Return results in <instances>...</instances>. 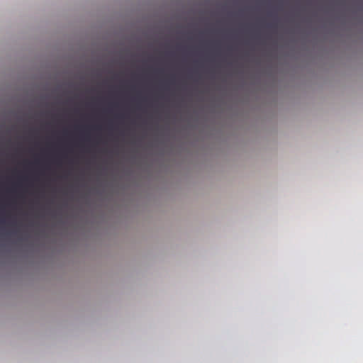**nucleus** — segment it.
<instances>
[{"label": "nucleus", "mask_w": 363, "mask_h": 363, "mask_svg": "<svg viewBox=\"0 0 363 363\" xmlns=\"http://www.w3.org/2000/svg\"><path fill=\"white\" fill-rule=\"evenodd\" d=\"M154 100H155V114L157 115V111H160L159 108V90H157V97L155 98V91H154ZM155 123L157 122L155 121ZM157 124H155V126Z\"/></svg>", "instance_id": "f03ea898"}, {"label": "nucleus", "mask_w": 363, "mask_h": 363, "mask_svg": "<svg viewBox=\"0 0 363 363\" xmlns=\"http://www.w3.org/2000/svg\"><path fill=\"white\" fill-rule=\"evenodd\" d=\"M160 180L162 179V177H160Z\"/></svg>", "instance_id": "0eeeda50"}, {"label": "nucleus", "mask_w": 363, "mask_h": 363, "mask_svg": "<svg viewBox=\"0 0 363 363\" xmlns=\"http://www.w3.org/2000/svg\"><path fill=\"white\" fill-rule=\"evenodd\" d=\"M160 172H162V167H160Z\"/></svg>", "instance_id": "39448f33"}, {"label": "nucleus", "mask_w": 363, "mask_h": 363, "mask_svg": "<svg viewBox=\"0 0 363 363\" xmlns=\"http://www.w3.org/2000/svg\"><path fill=\"white\" fill-rule=\"evenodd\" d=\"M154 90L156 98L157 90H159V52L157 53V49L155 50Z\"/></svg>", "instance_id": "f257e3e1"}, {"label": "nucleus", "mask_w": 363, "mask_h": 363, "mask_svg": "<svg viewBox=\"0 0 363 363\" xmlns=\"http://www.w3.org/2000/svg\"><path fill=\"white\" fill-rule=\"evenodd\" d=\"M160 98L162 97V95H161V94L160 95Z\"/></svg>", "instance_id": "423d86ee"}, {"label": "nucleus", "mask_w": 363, "mask_h": 363, "mask_svg": "<svg viewBox=\"0 0 363 363\" xmlns=\"http://www.w3.org/2000/svg\"><path fill=\"white\" fill-rule=\"evenodd\" d=\"M160 172H162V167H160Z\"/></svg>", "instance_id": "20e7f679"}, {"label": "nucleus", "mask_w": 363, "mask_h": 363, "mask_svg": "<svg viewBox=\"0 0 363 363\" xmlns=\"http://www.w3.org/2000/svg\"><path fill=\"white\" fill-rule=\"evenodd\" d=\"M160 172H162V167H160Z\"/></svg>", "instance_id": "7ed1b4c3"}]
</instances>
